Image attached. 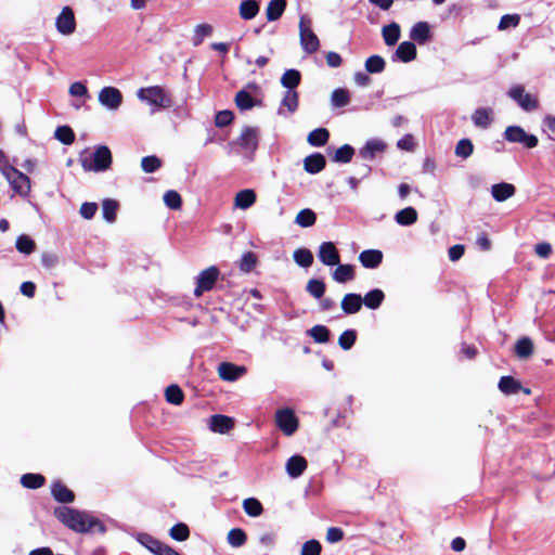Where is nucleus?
Returning a JSON list of instances; mask_svg holds the SVG:
<instances>
[{
	"mask_svg": "<svg viewBox=\"0 0 555 555\" xmlns=\"http://www.w3.org/2000/svg\"><path fill=\"white\" fill-rule=\"evenodd\" d=\"M309 335L318 344H325L330 340L331 332L325 325H314L309 330Z\"/></svg>",
	"mask_w": 555,
	"mask_h": 555,
	"instance_id": "54",
	"label": "nucleus"
},
{
	"mask_svg": "<svg viewBox=\"0 0 555 555\" xmlns=\"http://www.w3.org/2000/svg\"><path fill=\"white\" fill-rule=\"evenodd\" d=\"M228 543L233 547H241L247 541L245 531L241 528H233L228 533Z\"/></svg>",
	"mask_w": 555,
	"mask_h": 555,
	"instance_id": "52",
	"label": "nucleus"
},
{
	"mask_svg": "<svg viewBox=\"0 0 555 555\" xmlns=\"http://www.w3.org/2000/svg\"><path fill=\"white\" fill-rule=\"evenodd\" d=\"M386 62L380 55H371L365 61V69L370 74H379L384 72Z\"/></svg>",
	"mask_w": 555,
	"mask_h": 555,
	"instance_id": "45",
	"label": "nucleus"
},
{
	"mask_svg": "<svg viewBox=\"0 0 555 555\" xmlns=\"http://www.w3.org/2000/svg\"><path fill=\"white\" fill-rule=\"evenodd\" d=\"M165 399L170 404L180 405L184 401V392L180 386L172 384L166 388Z\"/></svg>",
	"mask_w": 555,
	"mask_h": 555,
	"instance_id": "37",
	"label": "nucleus"
},
{
	"mask_svg": "<svg viewBox=\"0 0 555 555\" xmlns=\"http://www.w3.org/2000/svg\"><path fill=\"white\" fill-rule=\"evenodd\" d=\"M259 10L260 5L257 0H243L240 4L238 13L243 20L249 21L256 17Z\"/></svg>",
	"mask_w": 555,
	"mask_h": 555,
	"instance_id": "29",
	"label": "nucleus"
},
{
	"mask_svg": "<svg viewBox=\"0 0 555 555\" xmlns=\"http://www.w3.org/2000/svg\"><path fill=\"white\" fill-rule=\"evenodd\" d=\"M503 135L506 141L522 144L526 149H534L539 143L537 135L527 133L520 126H508Z\"/></svg>",
	"mask_w": 555,
	"mask_h": 555,
	"instance_id": "5",
	"label": "nucleus"
},
{
	"mask_svg": "<svg viewBox=\"0 0 555 555\" xmlns=\"http://www.w3.org/2000/svg\"><path fill=\"white\" fill-rule=\"evenodd\" d=\"M431 37L430 26L427 22H417L411 28L410 38L418 44H425Z\"/></svg>",
	"mask_w": 555,
	"mask_h": 555,
	"instance_id": "16",
	"label": "nucleus"
},
{
	"mask_svg": "<svg viewBox=\"0 0 555 555\" xmlns=\"http://www.w3.org/2000/svg\"><path fill=\"white\" fill-rule=\"evenodd\" d=\"M295 262L302 267V268H309L313 263V255L311 250L307 248H298L293 254Z\"/></svg>",
	"mask_w": 555,
	"mask_h": 555,
	"instance_id": "46",
	"label": "nucleus"
},
{
	"mask_svg": "<svg viewBox=\"0 0 555 555\" xmlns=\"http://www.w3.org/2000/svg\"><path fill=\"white\" fill-rule=\"evenodd\" d=\"M54 516L65 527L78 533L104 534L106 532V526L101 519L83 511L60 506L54 509Z\"/></svg>",
	"mask_w": 555,
	"mask_h": 555,
	"instance_id": "1",
	"label": "nucleus"
},
{
	"mask_svg": "<svg viewBox=\"0 0 555 555\" xmlns=\"http://www.w3.org/2000/svg\"><path fill=\"white\" fill-rule=\"evenodd\" d=\"M418 214L415 208L409 206L395 215V220L400 225H412L417 221Z\"/></svg>",
	"mask_w": 555,
	"mask_h": 555,
	"instance_id": "30",
	"label": "nucleus"
},
{
	"mask_svg": "<svg viewBox=\"0 0 555 555\" xmlns=\"http://www.w3.org/2000/svg\"><path fill=\"white\" fill-rule=\"evenodd\" d=\"M235 104L241 111H247L256 105V101L249 92L240 90L235 95Z\"/></svg>",
	"mask_w": 555,
	"mask_h": 555,
	"instance_id": "41",
	"label": "nucleus"
},
{
	"mask_svg": "<svg viewBox=\"0 0 555 555\" xmlns=\"http://www.w3.org/2000/svg\"><path fill=\"white\" fill-rule=\"evenodd\" d=\"M306 289L312 297L321 299L324 296L326 285L322 280L311 279L307 283Z\"/></svg>",
	"mask_w": 555,
	"mask_h": 555,
	"instance_id": "51",
	"label": "nucleus"
},
{
	"mask_svg": "<svg viewBox=\"0 0 555 555\" xmlns=\"http://www.w3.org/2000/svg\"><path fill=\"white\" fill-rule=\"evenodd\" d=\"M340 307L346 314L358 313L362 308V297L360 294L349 293L343 297Z\"/></svg>",
	"mask_w": 555,
	"mask_h": 555,
	"instance_id": "21",
	"label": "nucleus"
},
{
	"mask_svg": "<svg viewBox=\"0 0 555 555\" xmlns=\"http://www.w3.org/2000/svg\"><path fill=\"white\" fill-rule=\"evenodd\" d=\"M138 96L159 108H169L172 105L171 94L160 86L141 88L138 91Z\"/></svg>",
	"mask_w": 555,
	"mask_h": 555,
	"instance_id": "3",
	"label": "nucleus"
},
{
	"mask_svg": "<svg viewBox=\"0 0 555 555\" xmlns=\"http://www.w3.org/2000/svg\"><path fill=\"white\" fill-rule=\"evenodd\" d=\"M301 80V74L297 69H287L281 77V83L288 90H294Z\"/></svg>",
	"mask_w": 555,
	"mask_h": 555,
	"instance_id": "38",
	"label": "nucleus"
},
{
	"mask_svg": "<svg viewBox=\"0 0 555 555\" xmlns=\"http://www.w3.org/2000/svg\"><path fill=\"white\" fill-rule=\"evenodd\" d=\"M383 253L378 249H365L360 253L359 261L366 269H375L383 261Z\"/></svg>",
	"mask_w": 555,
	"mask_h": 555,
	"instance_id": "18",
	"label": "nucleus"
},
{
	"mask_svg": "<svg viewBox=\"0 0 555 555\" xmlns=\"http://www.w3.org/2000/svg\"><path fill=\"white\" fill-rule=\"evenodd\" d=\"M275 424L285 436L294 435L299 427L298 417L289 408L280 409L275 412Z\"/></svg>",
	"mask_w": 555,
	"mask_h": 555,
	"instance_id": "6",
	"label": "nucleus"
},
{
	"mask_svg": "<svg viewBox=\"0 0 555 555\" xmlns=\"http://www.w3.org/2000/svg\"><path fill=\"white\" fill-rule=\"evenodd\" d=\"M163 162L156 155L145 156L141 159V168L146 173H153L160 169Z\"/></svg>",
	"mask_w": 555,
	"mask_h": 555,
	"instance_id": "53",
	"label": "nucleus"
},
{
	"mask_svg": "<svg viewBox=\"0 0 555 555\" xmlns=\"http://www.w3.org/2000/svg\"><path fill=\"white\" fill-rule=\"evenodd\" d=\"M99 101L109 109H117L122 103V94L115 87H104L99 93Z\"/></svg>",
	"mask_w": 555,
	"mask_h": 555,
	"instance_id": "12",
	"label": "nucleus"
},
{
	"mask_svg": "<svg viewBox=\"0 0 555 555\" xmlns=\"http://www.w3.org/2000/svg\"><path fill=\"white\" fill-rule=\"evenodd\" d=\"M318 257L325 266H336L340 262V255L335 244L332 242H323L319 247Z\"/></svg>",
	"mask_w": 555,
	"mask_h": 555,
	"instance_id": "13",
	"label": "nucleus"
},
{
	"mask_svg": "<svg viewBox=\"0 0 555 555\" xmlns=\"http://www.w3.org/2000/svg\"><path fill=\"white\" fill-rule=\"evenodd\" d=\"M258 263L257 255L254 251H246L243 254L238 268L244 273H249L255 269Z\"/></svg>",
	"mask_w": 555,
	"mask_h": 555,
	"instance_id": "50",
	"label": "nucleus"
},
{
	"mask_svg": "<svg viewBox=\"0 0 555 555\" xmlns=\"http://www.w3.org/2000/svg\"><path fill=\"white\" fill-rule=\"evenodd\" d=\"M357 340L356 330H346L338 338V345L344 350H349L353 347Z\"/></svg>",
	"mask_w": 555,
	"mask_h": 555,
	"instance_id": "56",
	"label": "nucleus"
},
{
	"mask_svg": "<svg viewBox=\"0 0 555 555\" xmlns=\"http://www.w3.org/2000/svg\"><path fill=\"white\" fill-rule=\"evenodd\" d=\"M499 389L505 395H514L521 389V384L513 376H502L499 382Z\"/></svg>",
	"mask_w": 555,
	"mask_h": 555,
	"instance_id": "36",
	"label": "nucleus"
},
{
	"mask_svg": "<svg viewBox=\"0 0 555 555\" xmlns=\"http://www.w3.org/2000/svg\"><path fill=\"white\" fill-rule=\"evenodd\" d=\"M118 202L112 198H106L102 202L103 218L107 222H114L117 218Z\"/></svg>",
	"mask_w": 555,
	"mask_h": 555,
	"instance_id": "40",
	"label": "nucleus"
},
{
	"mask_svg": "<svg viewBox=\"0 0 555 555\" xmlns=\"http://www.w3.org/2000/svg\"><path fill=\"white\" fill-rule=\"evenodd\" d=\"M395 56L403 63L414 61L417 56L415 43L412 41L401 42L395 52Z\"/></svg>",
	"mask_w": 555,
	"mask_h": 555,
	"instance_id": "22",
	"label": "nucleus"
},
{
	"mask_svg": "<svg viewBox=\"0 0 555 555\" xmlns=\"http://www.w3.org/2000/svg\"><path fill=\"white\" fill-rule=\"evenodd\" d=\"M257 195L254 190L245 189L236 193L234 198V205L241 209H247L251 207L256 202Z\"/></svg>",
	"mask_w": 555,
	"mask_h": 555,
	"instance_id": "26",
	"label": "nucleus"
},
{
	"mask_svg": "<svg viewBox=\"0 0 555 555\" xmlns=\"http://www.w3.org/2000/svg\"><path fill=\"white\" fill-rule=\"evenodd\" d=\"M212 26L210 24H199L194 29L193 44L199 46L203 40L212 34Z\"/></svg>",
	"mask_w": 555,
	"mask_h": 555,
	"instance_id": "57",
	"label": "nucleus"
},
{
	"mask_svg": "<svg viewBox=\"0 0 555 555\" xmlns=\"http://www.w3.org/2000/svg\"><path fill=\"white\" fill-rule=\"evenodd\" d=\"M310 20L305 16L300 17L299 21V38L300 44L304 51L308 54L317 52L320 48V41L318 36L313 33L310 26Z\"/></svg>",
	"mask_w": 555,
	"mask_h": 555,
	"instance_id": "4",
	"label": "nucleus"
},
{
	"mask_svg": "<svg viewBox=\"0 0 555 555\" xmlns=\"http://www.w3.org/2000/svg\"><path fill=\"white\" fill-rule=\"evenodd\" d=\"M382 34H383V38H384L386 46L391 47L398 42V40L400 38L401 29H400L399 24L393 22L387 26H384Z\"/></svg>",
	"mask_w": 555,
	"mask_h": 555,
	"instance_id": "33",
	"label": "nucleus"
},
{
	"mask_svg": "<svg viewBox=\"0 0 555 555\" xmlns=\"http://www.w3.org/2000/svg\"><path fill=\"white\" fill-rule=\"evenodd\" d=\"M385 300V294L379 288H374L362 297V305H365L369 309H378Z\"/></svg>",
	"mask_w": 555,
	"mask_h": 555,
	"instance_id": "28",
	"label": "nucleus"
},
{
	"mask_svg": "<svg viewBox=\"0 0 555 555\" xmlns=\"http://www.w3.org/2000/svg\"><path fill=\"white\" fill-rule=\"evenodd\" d=\"M516 188L506 182L493 184L491 188V195L496 202H504L509 197L514 196Z\"/></svg>",
	"mask_w": 555,
	"mask_h": 555,
	"instance_id": "23",
	"label": "nucleus"
},
{
	"mask_svg": "<svg viewBox=\"0 0 555 555\" xmlns=\"http://www.w3.org/2000/svg\"><path fill=\"white\" fill-rule=\"evenodd\" d=\"M259 130L255 127H245L240 137L236 139V144L249 152H255L258 147Z\"/></svg>",
	"mask_w": 555,
	"mask_h": 555,
	"instance_id": "10",
	"label": "nucleus"
},
{
	"mask_svg": "<svg viewBox=\"0 0 555 555\" xmlns=\"http://www.w3.org/2000/svg\"><path fill=\"white\" fill-rule=\"evenodd\" d=\"M79 163L85 171H105L112 166V152L106 145L98 146L93 153L86 149L79 154Z\"/></svg>",
	"mask_w": 555,
	"mask_h": 555,
	"instance_id": "2",
	"label": "nucleus"
},
{
	"mask_svg": "<svg viewBox=\"0 0 555 555\" xmlns=\"http://www.w3.org/2000/svg\"><path fill=\"white\" fill-rule=\"evenodd\" d=\"M308 467L307 460L301 455H293L286 462V472L292 478L301 476Z\"/></svg>",
	"mask_w": 555,
	"mask_h": 555,
	"instance_id": "19",
	"label": "nucleus"
},
{
	"mask_svg": "<svg viewBox=\"0 0 555 555\" xmlns=\"http://www.w3.org/2000/svg\"><path fill=\"white\" fill-rule=\"evenodd\" d=\"M317 221V215L309 208L301 209L295 219V222L302 228L312 227Z\"/></svg>",
	"mask_w": 555,
	"mask_h": 555,
	"instance_id": "47",
	"label": "nucleus"
},
{
	"mask_svg": "<svg viewBox=\"0 0 555 555\" xmlns=\"http://www.w3.org/2000/svg\"><path fill=\"white\" fill-rule=\"evenodd\" d=\"M164 202L170 209H180L182 207L181 195L173 190H169L164 194Z\"/></svg>",
	"mask_w": 555,
	"mask_h": 555,
	"instance_id": "60",
	"label": "nucleus"
},
{
	"mask_svg": "<svg viewBox=\"0 0 555 555\" xmlns=\"http://www.w3.org/2000/svg\"><path fill=\"white\" fill-rule=\"evenodd\" d=\"M287 5L286 0H271L266 9V17L269 22L278 21L284 13Z\"/></svg>",
	"mask_w": 555,
	"mask_h": 555,
	"instance_id": "27",
	"label": "nucleus"
},
{
	"mask_svg": "<svg viewBox=\"0 0 555 555\" xmlns=\"http://www.w3.org/2000/svg\"><path fill=\"white\" fill-rule=\"evenodd\" d=\"M322 545L318 540H309L302 544L300 555H320Z\"/></svg>",
	"mask_w": 555,
	"mask_h": 555,
	"instance_id": "62",
	"label": "nucleus"
},
{
	"mask_svg": "<svg viewBox=\"0 0 555 555\" xmlns=\"http://www.w3.org/2000/svg\"><path fill=\"white\" fill-rule=\"evenodd\" d=\"M15 246L16 249L24 255H30L36 249V243L26 234L17 236Z\"/></svg>",
	"mask_w": 555,
	"mask_h": 555,
	"instance_id": "44",
	"label": "nucleus"
},
{
	"mask_svg": "<svg viewBox=\"0 0 555 555\" xmlns=\"http://www.w3.org/2000/svg\"><path fill=\"white\" fill-rule=\"evenodd\" d=\"M386 150L385 142L372 139L369 140L365 145L360 150V156L364 159H373L377 153H382Z\"/></svg>",
	"mask_w": 555,
	"mask_h": 555,
	"instance_id": "24",
	"label": "nucleus"
},
{
	"mask_svg": "<svg viewBox=\"0 0 555 555\" xmlns=\"http://www.w3.org/2000/svg\"><path fill=\"white\" fill-rule=\"evenodd\" d=\"M11 188L18 195L26 197L30 193V179L28 176L16 169L15 167L10 173L4 175Z\"/></svg>",
	"mask_w": 555,
	"mask_h": 555,
	"instance_id": "9",
	"label": "nucleus"
},
{
	"mask_svg": "<svg viewBox=\"0 0 555 555\" xmlns=\"http://www.w3.org/2000/svg\"><path fill=\"white\" fill-rule=\"evenodd\" d=\"M96 210H98L96 203L86 202L80 206L79 212L83 219L90 220L94 217Z\"/></svg>",
	"mask_w": 555,
	"mask_h": 555,
	"instance_id": "64",
	"label": "nucleus"
},
{
	"mask_svg": "<svg viewBox=\"0 0 555 555\" xmlns=\"http://www.w3.org/2000/svg\"><path fill=\"white\" fill-rule=\"evenodd\" d=\"M332 104L335 107H344L350 103V92L344 88H337L332 92Z\"/></svg>",
	"mask_w": 555,
	"mask_h": 555,
	"instance_id": "49",
	"label": "nucleus"
},
{
	"mask_svg": "<svg viewBox=\"0 0 555 555\" xmlns=\"http://www.w3.org/2000/svg\"><path fill=\"white\" fill-rule=\"evenodd\" d=\"M298 103L299 95L298 92L295 90H288L282 100V105L285 106L289 113L296 112V109L298 108Z\"/></svg>",
	"mask_w": 555,
	"mask_h": 555,
	"instance_id": "59",
	"label": "nucleus"
},
{
	"mask_svg": "<svg viewBox=\"0 0 555 555\" xmlns=\"http://www.w3.org/2000/svg\"><path fill=\"white\" fill-rule=\"evenodd\" d=\"M508 95L526 112H532L539 107L538 98L533 94L526 93L525 88L520 85L512 87L508 91Z\"/></svg>",
	"mask_w": 555,
	"mask_h": 555,
	"instance_id": "8",
	"label": "nucleus"
},
{
	"mask_svg": "<svg viewBox=\"0 0 555 555\" xmlns=\"http://www.w3.org/2000/svg\"><path fill=\"white\" fill-rule=\"evenodd\" d=\"M328 139L330 131L326 128H317L308 134L307 141L312 146H323Z\"/></svg>",
	"mask_w": 555,
	"mask_h": 555,
	"instance_id": "35",
	"label": "nucleus"
},
{
	"mask_svg": "<svg viewBox=\"0 0 555 555\" xmlns=\"http://www.w3.org/2000/svg\"><path fill=\"white\" fill-rule=\"evenodd\" d=\"M54 137L65 145L73 144L76 139L75 132L69 126H59L55 129Z\"/></svg>",
	"mask_w": 555,
	"mask_h": 555,
	"instance_id": "43",
	"label": "nucleus"
},
{
	"mask_svg": "<svg viewBox=\"0 0 555 555\" xmlns=\"http://www.w3.org/2000/svg\"><path fill=\"white\" fill-rule=\"evenodd\" d=\"M169 535L179 542H183L190 537V529L186 524L178 522L170 528Z\"/></svg>",
	"mask_w": 555,
	"mask_h": 555,
	"instance_id": "55",
	"label": "nucleus"
},
{
	"mask_svg": "<svg viewBox=\"0 0 555 555\" xmlns=\"http://www.w3.org/2000/svg\"><path fill=\"white\" fill-rule=\"evenodd\" d=\"M140 542L155 555H163L168 544L155 539L150 534H142Z\"/></svg>",
	"mask_w": 555,
	"mask_h": 555,
	"instance_id": "32",
	"label": "nucleus"
},
{
	"mask_svg": "<svg viewBox=\"0 0 555 555\" xmlns=\"http://www.w3.org/2000/svg\"><path fill=\"white\" fill-rule=\"evenodd\" d=\"M354 155V149L349 144H344L336 150L332 160L335 163L347 164L351 162Z\"/></svg>",
	"mask_w": 555,
	"mask_h": 555,
	"instance_id": "48",
	"label": "nucleus"
},
{
	"mask_svg": "<svg viewBox=\"0 0 555 555\" xmlns=\"http://www.w3.org/2000/svg\"><path fill=\"white\" fill-rule=\"evenodd\" d=\"M515 353L520 359H527L533 353V343L528 337H522L515 345Z\"/></svg>",
	"mask_w": 555,
	"mask_h": 555,
	"instance_id": "39",
	"label": "nucleus"
},
{
	"mask_svg": "<svg viewBox=\"0 0 555 555\" xmlns=\"http://www.w3.org/2000/svg\"><path fill=\"white\" fill-rule=\"evenodd\" d=\"M44 483L46 477L41 474L27 473L21 477V485L26 489H39Z\"/></svg>",
	"mask_w": 555,
	"mask_h": 555,
	"instance_id": "34",
	"label": "nucleus"
},
{
	"mask_svg": "<svg viewBox=\"0 0 555 555\" xmlns=\"http://www.w3.org/2000/svg\"><path fill=\"white\" fill-rule=\"evenodd\" d=\"M491 114V108L480 107L473 113L472 120L476 127L488 128L492 122Z\"/></svg>",
	"mask_w": 555,
	"mask_h": 555,
	"instance_id": "31",
	"label": "nucleus"
},
{
	"mask_svg": "<svg viewBox=\"0 0 555 555\" xmlns=\"http://www.w3.org/2000/svg\"><path fill=\"white\" fill-rule=\"evenodd\" d=\"M220 275V271L216 266H210L209 268L199 272L196 278V287L194 289V296L201 297L205 292L211 291L218 278Z\"/></svg>",
	"mask_w": 555,
	"mask_h": 555,
	"instance_id": "7",
	"label": "nucleus"
},
{
	"mask_svg": "<svg viewBox=\"0 0 555 555\" xmlns=\"http://www.w3.org/2000/svg\"><path fill=\"white\" fill-rule=\"evenodd\" d=\"M234 420L222 414H215L209 420V428L214 433L227 434L234 428Z\"/></svg>",
	"mask_w": 555,
	"mask_h": 555,
	"instance_id": "15",
	"label": "nucleus"
},
{
	"mask_svg": "<svg viewBox=\"0 0 555 555\" xmlns=\"http://www.w3.org/2000/svg\"><path fill=\"white\" fill-rule=\"evenodd\" d=\"M326 166V158L321 153H313L304 159V169L310 175L321 172Z\"/></svg>",
	"mask_w": 555,
	"mask_h": 555,
	"instance_id": "17",
	"label": "nucleus"
},
{
	"mask_svg": "<svg viewBox=\"0 0 555 555\" xmlns=\"http://www.w3.org/2000/svg\"><path fill=\"white\" fill-rule=\"evenodd\" d=\"M56 28L62 35H70L76 29V20L74 11L69 7H64L56 17Z\"/></svg>",
	"mask_w": 555,
	"mask_h": 555,
	"instance_id": "11",
	"label": "nucleus"
},
{
	"mask_svg": "<svg viewBox=\"0 0 555 555\" xmlns=\"http://www.w3.org/2000/svg\"><path fill=\"white\" fill-rule=\"evenodd\" d=\"M474 152V144L469 139H462L455 146V155L461 158H468Z\"/></svg>",
	"mask_w": 555,
	"mask_h": 555,
	"instance_id": "58",
	"label": "nucleus"
},
{
	"mask_svg": "<svg viewBox=\"0 0 555 555\" xmlns=\"http://www.w3.org/2000/svg\"><path fill=\"white\" fill-rule=\"evenodd\" d=\"M245 372L246 369L244 366H238L231 362H221L218 366V374L220 378L227 382H234L238 379Z\"/></svg>",
	"mask_w": 555,
	"mask_h": 555,
	"instance_id": "14",
	"label": "nucleus"
},
{
	"mask_svg": "<svg viewBox=\"0 0 555 555\" xmlns=\"http://www.w3.org/2000/svg\"><path fill=\"white\" fill-rule=\"evenodd\" d=\"M336 269L334 270L332 276L333 280L337 283H347L349 281L354 280L356 272L354 267L352 264H341L340 262L336 264Z\"/></svg>",
	"mask_w": 555,
	"mask_h": 555,
	"instance_id": "25",
	"label": "nucleus"
},
{
	"mask_svg": "<svg viewBox=\"0 0 555 555\" xmlns=\"http://www.w3.org/2000/svg\"><path fill=\"white\" fill-rule=\"evenodd\" d=\"M520 23V16L518 14H505L501 17L499 23V29H506L509 27H516Z\"/></svg>",
	"mask_w": 555,
	"mask_h": 555,
	"instance_id": "63",
	"label": "nucleus"
},
{
	"mask_svg": "<svg viewBox=\"0 0 555 555\" xmlns=\"http://www.w3.org/2000/svg\"><path fill=\"white\" fill-rule=\"evenodd\" d=\"M51 493L60 503H72L75 500V493L60 480L51 485Z\"/></svg>",
	"mask_w": 555,
	"mask_h": 555,
	"instance_id": "20",
	"label": "nucleus"
},
{
	"mask_svg": "<svg viewBox=\"0 0 555 555\" xmlns=\"http://www.w3.org/2000/svg\"><path fill=\"white\" fill-rule=\"evenodd\" d=\"M244 512L250 517H258L263 513L261 502L255 498H248L243 501Z\"/></svg>",
	"mask_w": 555,
	"mask_h": 555,
	"instance_id": "42",
	"label": "nucleus"
},
{
	"mask_svg": "<svg viewBox=\"0 0 555 555\" xmlns=\"http://www.w3.org/2000/svg\"><path fill=\"white\" fill-rule=\"evenodd\" d=\"M233 119H234V114L231 111H229V109L220 111L216 114L215 125L219 128H223V127H227L230 124H232Z\"/></svg>",
	"mask_w": 555,
	"mask_h": 555,
	"instance_id": "61",
	"label": "nucleus"
}]
</instances>
